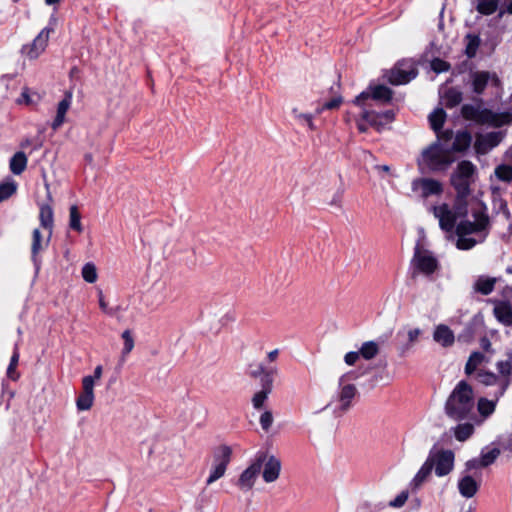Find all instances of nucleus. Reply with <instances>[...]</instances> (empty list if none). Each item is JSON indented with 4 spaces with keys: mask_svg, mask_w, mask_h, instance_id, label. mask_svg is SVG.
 Returning <instances> with one entry per match:
<instances>
[{
    "mask_svg": "<svg viewBox=\"0 0 512 512\" xmlns=\"http://www.w3.org/2000/svg\"><path fill=\"white\" fill-rule=\"evenodd\" d=\"M473 220H462L456 226V247L459 250H470L483 243L489 234L490 219L487 206L479 203L472 209Z\"/></svg>",
    "mask_w": 512,
    "mask_h": 512,
    "instance_id": "nucleus-1",
    "label": "nucleus"
},
{
    "mask_svg": "<svg viewBox=\"0 0 512 512\" xmlns=\"http://www.w3.org/2000/svg\"><path fill=\"white\" fill-rule=\"evenodd\" d=\"M454 160L451 150L435 141L423 149L417 159V165L422 172H442L447 170Z\"/></svg>",
    "mask_w": 512,
    "mask_h": 512,
    "instance_id": "nucleus-2",
    "label": "nucleus"
},
{
    "mask_svg": "<svg viewBox=\"0 0 512 512\" xmlns=\"http://www.w3.org/2000/svg\"><path fill=\"white\" fill-rule=\"evenodd\" d=\"M474 407L473 390L471 386L460 381L446 401L445 411L454 420L466 418Z\"/></svg>",
    "mask_w": 512,
    "mask_h": 512,
    "instance_id": "nucleus-3",
    "label": "nucleus"
},
{
    "mask_svg": "<svg viewBox=\"0 0 512 512\" xmlns=\"http://www.w3.org/2000/svg\"><path fill=\"white\" fill-rule=\"evenodd\" d=\"M477 177L478 169L471 161L462 160L457 164L450 177V183L456 191L457 202H466Z\"/></svg>",
    "mask_w": 512,
    "mask_h": 512,
    "instance_id": "nucleus-4",
    "label": "nucleus"
},
{
    "mask_svg": "<svg viewBox=\"0 0 512 512\" xmlns=\"http://www.w3.org/2000/svg\"><path fill=\"white\" fill-rule=\"evenodd\" d=\"M351 374H344L338 379V389L326 405L336 416L346 413L351 407L353 399L357 394L355 384L350 382Z\"/></svg>",
    "mask_w": 512,
    "mask_h": 512,
    "instance_id": "nucleus-5",
    "label": "nucleus"
},
{
    "mask_svg": "<svg viewBox=\"0 0 512 512\" xmlns=\"http://www.w3.org/2000/svg\"><path fill=\"white\" fill-rule=\"evenodd\" d=\"M432 210L435 218L439 221L440 228L446 232H451L455 228L457 218L467 213L466 202L457 201L454 210L445 203L434 206Z\"/></svg>",
    "mask_w": 512,
    "mask_h": 512,
    "instance_id": "nucleus-6",
    "label": "nucleus"
},
{
    "mask_svg": "<svg viewBox=\"0 0 512 512\" xmlns=\"http://www.w3.org/2000/svg\"><path fill=\"white\" fill-rule=\"evenodd\" d=\"M232 449L227 445L218 447L212 457V463L209 469V475L206 479V485L209 486L222 478L231 462Z\"/></svg>",
    "mask_w": 512,
    "mask_h": 512,
    "instance_id": "nucleus-7",
    "label": "nucleus"
},
{
    "mask_svg": "<svg viewBox=\"0 0 512 512\" xmlns=\"http://www.w3.org/2000/svg\"><path fill=\"white\" fill-rule=\"evenodd\" d=\"M264 457L255 455L250 464L240 473L235 486L242 493L251 492L260 476Z\"/></svg>",
    "mask_w": 512,
    "mask_h": 512,
    "instance_id": "nucleus-8",
    "label": "nucleus"
},
{
    "mask_svg": "<svg viewBox=\"0 0 512 512\" xmlns=\"http://www.w3.org/2000/svg\"><path fill=\"white\" fill-rule=\"evenodd\" d=\"M411 263L418 273L425 276H431L439 269V262L434 254L419 245L415 247Z\"/></svg>",
    "mask_w": 512,
    "mask_h": 512,
    "instance_id": "nucleus-9",
    "label": "nucleus"
},
{
    "mask_svg": "<svg viewBox=\"0 0 512 512\" xmlns=\"http://www.w3.org/2000/svg\"><path fill=\"white\" fill-rule=\"evenodd\" d=\"M427 458L432 459L433 468L438 477L448 475L454 468L455 455L452 450L431 451Z\"/></svg>",
    "mask_w": 512,
    "mask_h": 512,
    "instance_id": "nucleus-10",
    "label": "nucleus"
},
{
    "mask_svg": "<svg viewBox=\"0 0 512 512\" xmlns=\"http://www.w3.org/2000/svg\"><path fill=\"white\" fill-rule=\"evenodd\" d=\"M412 191L419 197L426 199L431 196H439L443 193V184L433 178H416L411 183Z\"/></svg>",
    "mask_w": 512,
    "mask_h": 512,
    "instance_id": "nucleus-11",
    "label": "nucleus"
},
{
    "mask_svg": "<svg viewBox=\"0 0 512 512\" xmlns=\"http://www.w3.org/2000/svg\"><path fill=\"white\" fill-rule=\"evenodd\" d=\"M417 76V70L409 61L399 62L391 69L386 77L392 85H403L409 83Z\"/></svg>",
    "mask_w": 512,
    "mask_h": 512,
    "instance_id": "nucleus-12",
    "label": "nucleus"
},
{
    "mask_svg": "<svg viewBox=\"0 0 512 512\" xmlns=\"http://www.w3.org/2000/svg\"><path fill=\"white\" fill-rule=\"evenodd\" d=\"M52 32L51 27L43 28L31 44L22 47V53L29 59H37L45 51Z\"/></svg>",
    "mask_w": 512,
    "mask_h": 512,
    "instance_id": "nucleus-13",
    "label": "nucleus"
},
{
    "mask_svg": "<svg viewBox=\"0 0 512 512\" xmlns=\"http://www.w3.org/2000/svg\"><path fill=\"white\" fill-rule=\"evenodd\" d=\"M255 455L264 457L262 478L265 483H273L278 480L281 472V461L274 455L259 451Z\"/></svg>",
    "mask_w": 512,
    "mask_h": 512,
    "instance_id": "nucleus-14",
    "label": "nucleus"
},
{
    "mask_svg": "<svg viewBox=\"0 0 512 512\" xmlns=\"http://www.w3.org/2000/svg\"><path fill=\"white\" fill-rule=\"evenodd\" d=\"M470 81L472 90L476 94H482L489 84L494 86L500 85V80L497 74L489 71L472 72L470 75Z\"/></svg>",
    "mask_w": 512,
    "mask_h": 512,
    "instance_id": "nucleus-15",
    "label": "nucleus"
},
{
    "mask_svg": "<svg viewBox=\"0 0 512 512\" xmlns=\"http://www.w3.org/2000/svg\"><path fill=\"white\" fill-rule=\"evenodd\" d=\"M462 116L467 120L476 122H489L495 125H501L504 121H498L496 115L488 110H480L479 107L473 105H463L461 108Z\"/></svg>",
    "mask_w": 512,
    "mask_h": 512,
    "instance_id": "nucleus-16",
    "label": "nucleus"
},
{
    "mask_svg": "<svg viewBox=\"0 0 512 512\" xmlns=\"http://www.w3.org/2000/svg\"><path fill=\"white\" fill-rule=\"evenodd\" d=\"M371 92L369 91H363L360 93L354 100V103L358 106H362L364 102L369 99L373 98L374 100L383 101V102H389L392 98V91L390 88L384 86V85H377L374 87H370Z\"/></svg>",
    "mask_w": 512,
    "mask_h": 512,
    "instance_id": "nucleus-17",
    "label": "nucleus"
},
{
    "mask_svg": "<svg viewBox=\"0 0 512 512\" xmlns=\"http://www.w3.org/2000/svg\"><path fill=\"white\" fill-rule=\"evenodd\" d=\"M394 112L387 110L384 112H374L364 110L362 113V119L365 120L369 125L375 127L378 131L383 129L387 124L394 120Z\"/></svg>",
    "mask_w": 512,
    "mask_h": 512,
    "instance_id": "nucleus-18",
    "label": "nucleus"
},
{
    "mask_svg": "<svg viewBox=\"0 0 512 512\" xmlns=\"http://www.w3.org/2000/svg\"><path fill=\"white\" fill-rule=\"evenodd\" d=\"M502 141V134L500 132H490L484 135L477 136L474 148L478 154H486L493 148L498 146Z\"/></svg>",
    "mask_w": 512,
    "mask_h": 512,
    "instance_id": "nucleus-19",
    "label": "nucleus"
},
{
    "mask_svg": "<svg viewBox=\"0 0 512 512\" xmlns=\"http://www.w3.org/2000/svg\"><path fill=\"white\" fill-rule=\"evenodd\" d=\"M94 387L92 386V380H82V392L76 399V407L78 411H88L94 404Z\"/></svg>",
    "mask_w": 512,
    "mask_h": 512,
    "instance_id": "nucleus-20",
    "label": "nucleus"
},
{
    "mask_svg": "<svg viewBox=\"0 0 512 512\" xmlns=\"http://www.w3.org/2000/svg\"><path fill=\"white\" fill-rule=\"evenodd\" d=\"M494 305L493 314L504 326H512V304L507 300H491Z\"/></svg>",
    "mask_w": 512,
    "mask_h": 512,
    "instance_id": "nucleus-21",
    "label": "nucleus"
},
{
    "mask_svg": "<svg viewBox=\"0 0 512 512\" xmlns=\"http://www.w3.org/2000/svg\"><path fill=\"white\" fill-rule=\"evenodd\" d=\"M39 221L45 230L48 231V236L46 238V245L49 244L53 227H54V213L51 205L49 204H40L39 206Z\"/></svg>",
    "mask_w": 512,
    "mask_h": 512,
    "instance_id": "nucleus-22",
    "label": "nucleus"
},
{
    "mask_svg": "<svg viewBox=\"0 0 512 512\" xmlns=\"http://www.w3.org/2000/svg\"><path fill=\"white\" fill-rule=\"evenodd\" d=\"M496 368L500 376V390L498 391V397H501L510 384V376L512 373V362L511 360L498 361Z\"/></svg>",
    "mask_w": 512,
    "mask_h": 512,
    "instance_id": "nucleus-23",
    "label": "nucleus"
},
{
    "mask_svg": "<svg viewBox=\"0 0 512 512\" xmlns=\"http://www.w3.org/2000/svg\"><path fill=\"white\" fill-rule=\"evenodd\" d=\"M72 103V92L67 91L64 98L58 103L56 116L51 127L57 130L65 121V116Z\"/></svg>",
    "mask_w": 512,
    "mask_h": 512,
    "instance_id": "nucleus-24",
    "label": "nucleus"
},
{
    "mask_svg": "<svg viewBox=\"0 0 512 512\" xmlns=\"http://www.w3.org/2000/svg\"><path fill=\"white\" fill-rule=\"evenodd\" d=\"M433 339L443 347H449L453 345L455 336L453 331L447 325L440 324L436 326L434 330Z\"/></svg>",
    "mask_w": 512,
    "mask_h": 512,
    "instance_id": "nucleus-25",
    "label": "nucleus"
},
{
    "mask_svg": "<svg viewBox=\"0 0 512 512\" xmlns=\"http://www.w3.org/2000/svg\"><path fill=\"white\" fill-rule=\"evenodd\" d=\"M478 489H479V484L470 475H465V476L461 477L458 481L459 493L464 498H472L477 493Z\"/></svg>",
    "mask_w": 512,
    "mask_h": 512,
    "instance_id": "nucleus-26",
    "label": "nucleus"
},
{
    "mask_svg": "<svg viewBox=\"0 0 512 512\" xmlns=\"http://www.w3.org/2000/svg\"><path fill=\"white\" fill-rule=\"evenodd\" d=\"M47 246L46 240H43L40 230L38 228L34 229L32 232L31 258L37 268L40 264L38 254Z\"/></svg>",
    "mask_w": 512,
    "mask_h": 512,
    "instance_id": "nucleus-27",
    "label": "nucleus"
},
{
    "mask_svg": "<svg viewBox=\"0 0 512 512\" xmlns=\"http://www.w3.org/2000/svg\"><path fill=\"white\" fill-rule=\"evenodd\" d=\"M273 385L270 377L267 376L264 385H261V390L256 392L252 398V405L255 409H261L267 400L269 394L272 392Z\"/></svg>",
    "mask_w": 512,
    "mask_h": 512,
    "instance_id": "nucleus-28",
    "label": "nucleus"
},
{
    "mask_svg": "<svg viewBox=\"0 0 512 512\" xmlns=\"http://www.w3.org/2000/svg\"><path fill=\"white\" fill-rule=\"evenodd\" d=\"M471 142H472V137L468 131H466V130L458 131L454 137L452 147L449 149L451 150V152L452 151L463 152L470 147Z\"/></svg>",
    "mask_w": 512,
    "mask_h": 512,
    "instance_id": "nucleus-29",
    "label": "nucleus"
},
{
    "mask_svg": "<svg viewBox=\"0 0 512 512\" xmlns=\"http://www.w3.org/2000/svg\"><path fill=\"white\" fill-rule=\"evenodd\" d=\"M432 470H433L432 459L427 458L425 460V462L423 463V465L418 470V472L416 473V475L414 476V478L412 479L411 485L414 488H418L419 486H421L427 480V478L431 474Z\"/></svg>",
    "mask_w": 512,
    "mask_h": 512,
    "instance_id": "nucleus-30",
    "label": "nucleus"
},
{
    "mask_svg": "<svg viewBox=\"0 0 512 512\" xmlns=\"http://www.w3.org/2000/svg\"><path fill=\"white\" fill-rule=\"evenodd\" d=\"M28 158L22 151L16 152L10 159L9 168L14 175H20L27 167Z\"/></svg>",
    "mask_w": 512,
    "mask_h": 512,
    "instance_id": "nucleus-31",
    "label": "nucleus"
},
{
    "mask_svg": "<svg viewBox=\"0 0 512 512\" xmlns=\"http://www.w3.org/2000/svg\"><path fill=\"white\" fill-rule=\"evenodd\" d=\"M497 280L495 277L480 276L476 280L474 288L482 295H489L494 290Z\"/></svg>",
    "mask_w": 512,
    "mask_h": 512,
    "instance_id": "nucleus-32",
    "label": "nucleus"
},
{
    "mask_svg": "<svg viewBox=\"0 0 512 512\" xmlns=\"http://www.w3.org/2000/svg\"><path fill=\"white\" fill-rule=\"evenodd\" d=\"M121 338L123 339V348L121 351V357L120 361L121 363H124L126 361L127 356L131 353V351L134 349L135 342L132 335V332L130 330H124L121 334Z\"/></svg>",
    "mask_w": 512,
    "mask_h": 512,
    "instance_id": "nucleus-33",
    "label": "nucleus"
},
{
    "mask_svg": "<svg viewBox=\"0 0 512 512\" xmlns=\"http://www.w3.org/2000/svg\"><path fill=\"white\" fill-rule=\"evenodd\" d=\"M292 115L296 119L299 125L306 126L309 130H316L314 123V116L311 113L300 112L297 108L292 109Z\"/></svg>",
    "mask_w": 512,
    "mask_h": 512,
    "instance_id": "nucleus-34",
    "label": "nucleus"
},
{
    "mask_svg": "<svg viewBox=\"0 0 512 512\" xmlns=\"http://www.w3.org/2000/svg\"><path fill=\"white\" fill-rule=\"evenodd\" d=\"M498 399H499L498 393L496 394L495 400H488L486 398H480L478 400V404H477V409H478V412L480 413V415L483 416L484 418H487L490 415H492L495 411L496 403H497Z\"/></svg>",
    "mask_w": 512,
    "mask_h": 512,
    "instance_id": "nucleus-35",
    "label": "nucleus"
},
{
    "mask_svg": "<svg viewBox=\"0 0 512 512\" xmlns=\"http://www.w3.org/2000/svg\"><path fill=\"white\" fill-rule=\"evenodd\" d=\"M442 101L446 107L453 108L462 101V93L455 88H449L443 94Z\"/></svg>",
    "mask_w": 512,
    "mask_h": 512,
    "instance_id": "nucleus-36",
    "label": "nucleus"
},
{
    "mask_svg": "<svg viewBox=\"0 0 512 512\" xmlns=\"http://www.w3.org/2000/svg\"><path fill=\"white\" fill-rule=\"evenodd\" d=\"M276 373H277V368L276 367L266 368V367H264L263 364H259L257 369L251 371L250 375L253 378H259L260 382H261V385H264V381H265L266 377L269 376L270 380L273 382L274 381V375Z\"/></svg>",
    "mask_w": 512,
    "mask_h": 512,
    "instance_id": "nucleus-37",
    "label": "nucleus"
},
{
    "mask_svg": "<svg viewBox=\"0 0 512 512\" xmlns=\"http://www.w3.org/2000/svg\"><path fill=\"white\" fill-rule=\"evenodd\" d=\"M474 2L479 13L490 15L497 10L500 0H474Z\"/></svg>",
    "mask_w": 512,
    "mask_h": 512,
    "instance_id": "nucleus-38",
    "label": "nucleus"
},
{
    "mask_svg": "<svg viewBox=\"0 0 512 512\" xmlns=\"http://www.w3.org/2000/svg\"><path fill=\"white\" fill-rule=\"evenodd\" d=\"M445 119H446V113L441 108L435 109L429 115V122H430L431 128L434 130V132H438L440 129H442Z\"/></svg>",
    "mask_w": 512,
    "mask_h": 512,
    "instance_id": "nucleus-39",
    "label": "nucleus"
},
{
    "mask_svg": "<svg viewBox=\"0 0 512 512\" xmlns=\"http://www.w3.org/2000/svg\"><path fill=\"white\" fill-rule=\"evenodd\" d=\"M455 438L460 441H466L474 432V426L470 423H463L457 425L454 429Z\"/></svg>",
    "mask_w": 512,
    "mask_h": 512,
    "instance_id": "nucleus-40",
    "label": "nucleus"
},
{
    "mask_svg": "<svg viewBox=\"0 0 512 512\" xmlns=\"http://www.w3.org/2000/svg\"><path fill=\"white\" fill-rule=\"evenodd\" d=\"M379 352V346L375 341L364 342L359 350L360 356L365 360L373 359Z\"/></svg>",
    "mask_w": 512,
    "mask_h": 512,
    "instance_id": "nucleus-41",
    "label": "nucleus"
},
{
    "mask_svg": "<svg viewBox=\"0 0 512 512\" xmlns=\"http://www.w3.org/2000/svg\"><path fill=\"white\" fill-rule=\"evenodd\" d=\"M484 358L485 357L482 353L473 352L465 365V373L467 375H471L472 373H474L477 367L482 364Z\"/></svg>",
    "mask_w": 512,
    "mask_h": 512,
    "instance_id": "nucleus-42",
    "label": "nucleus"
},
{
    "mask_svg": "<svg viewBox=\"0 0 512 512\" xmlns=\"http://www.w3.org/2000/svg\"><path fill=\"white\" fill-rule=\"evenodd\" d=\"M69 226L71 229L81 233L83 227L81 224V215L78 211L77 206L72 205L69 209Z\"/></svg>",
    "mask_w": 512,
    "mask_h": 512,
    "instance_id": "nucleus-43",
    "label": "nucleus"
},
{
    "mask_svg": "<svg viewBox=\"0 0 512 512\" xmlns=\"http://www.w3.org/2000/svg\"><path fill=\"white\" fill-rule=\"evenodd\" d=\"M83 279L87 283H95L98 279L97 268L94 263L88 262L84 264L81 271Z\"/></svg>",
    "mask_w": 512,
    "mask_h": 512,
    "instance_id": "nucleus-44",
    "label": "nucleus"
},
{
    "mask_svg": "<svg viewBox=\"0 0 512 512\" xmlns=\"http://www.w3.org/2000/svg\"><path fill=\"white\" fill-rule=\"evenodd\" d=\"M476 378L481 384L485 386L498 385L500 388V379L492 372L480 371L477 373Z\"/></svg>",
    "mask_w": 512,
    "mask_h": 512,
    "instance_id": "nucleus-45",
    "label": "nucleus"
},
{
    "mask_svg": "<svg viewBox=\"0 0 512 512\" xmlns=\"http://www.w3.org/2000/svg\"><path fill=\"white\" fill-rule=\"evenodd\" d=\"M18 362H19V352H18V347L16 345L14 352L11 356L9 366L7 368V376L13 381H16L19 378V374L16 371Z\"/></svg>",
    "mask_w": 512,
    "mask_h": 512,
    "instance_id": "nucleus-46",
    "label": "nucleus"
},
{
    "mask_svg": "<svg viewBox=\"0 0 512 512\" xmlns=\"http://www.w3.org/2000/svg\"><path fill=\"white\" fill-rule=\"evenodd\" d=\"M17 189V184L15 181L10 180L7 182H3L0 184V202L8 199L10 196H12Z\"/></svg>",
    "mask_w": 512,
    "mask_h": 512,
    "instance_id": "nucleus-47",
    "label": "nucleus"
},
{
    "mask_svg": "<svg viewBox=\"0 0 512 512\" xmlns=\"http://www.w3.org/2000/svg\"><path fill=\"white\" fill-rule=\"evenodd\" d=\"M500 450L498 448H493L488 451H482L480 455V459L482 461V466L487 467L491 465L499 456Z\"/></svg>",
    "mask_w": 512,
    "mask_h": 512,
    "instance_id": "nucleus-48",
    "label": "nucleus"
},
{
    "mask_svg": "<svg viewBox=\"0 0 512 512\" xmlns=\"http://www.w3.org/2000/svg\"><path fill=\"white\" fill-rule=\"evenodd\" d=\"M466 54L468 57H474L480 44V39L476 35L468 34L466 36Z\"/></svg>",
    "mask_w": 512,
    "mask_h": 512,
    "instance_id": "nucleus-49",
    "label": "nucleus"
},
{
    "mask_svg": "<svg viewBox=\"0 0 512 512\" xmlns=\"http://www.w3.org/2000/svg\"><path fill=\"white\" fill-rule=\"evenodd\" d=\"M495 175L498 179L510 182L512 180V166L510 165H499L495 169Z\"/></svg>",
    "mask_w": 512,
    "mask_h": 512,
    "instance_id": "nucleus-50",
    "label": "nucleus"
},
{
    "mask_svg": "<svg viewBox=\"0 0 512 512\" xmlns=\"http://www.w3.org/2000/svg\"><path fill=\"white\" fill-rule=\"evenodd\" d=\"M431 68L436 73H442L448 71L450 69V65L440 58H435L431 62Z\"/></svg>",
    "mask_w": 512,
    "mask_h": 512,
    "instance_id": "nucleus-51",
    "label": "nucleus"
},
{
    "mask_svg": "<svg viewBox=\"0 0 512 512\" xmlns=\"http://www.w3.org/2000/svg\"><path fill=\"white\" fill-rule=\"evenodd\" d=\"M260 425L263 430L268 431L273 423V415L270 411H265L260 416Z\"/></svg>",
    "mask_w": 512,
    "mask_h": 512,
    "instance_id": "nucleus-52",
    "label": "nucleus"
},
{
    "mask_svg": "<svg viewBox=\"0 0 512 512\" xmlns=\"http://www.w3.org/2000/svg\"><path fill=\"white\" fill-rule=\"evenodd\" d=\"M408 496V491H402L392 501H390L389 505L394 508H400L406 503Z\"/></svg>",
    "mask_w": 512,
    "mask_h": 512,
    "instance_id": "nucleus-53",
    "label": "nucleus"
},
{
    "mask_svg": "<svg viewBox=\"0 0 512 512\" xmlns=\"http://www.w3.org/2000/svg\"><path fill=\"white\" fill-rule=\"evenodd\" d=\"M437 136V140L444 145V143L450 141L453 138L452 130L442 131L441 129L438 132H435Z\"/></svg>",
    "mask_w": 512,
    "mask_h": 512,
    "instance_id": "nucleus-54",
    "label": "nucleus"
},
{
    "mask_svg": "<svg viewBox=\"0 0 512 512\" xmlns=\"http://www.w3.org/2000/svg\"><path fill=\"white\" fill-rule=\"evenodd\" d=\"M342 101H343V99H342L341 96H335L330 101L325 102L322 105V109H327V110L336 109V108H338L341 105Z\"/></svg>",
    "mask_w": 512,
    "mask_h": 512,
    "instance_id": "nucleus-55",
    "label": "nucleus"
},
{
    "mask_svg": "<svg viewBox=\"0 0 512 512\" xmlns=\"http://www.w3.org/2000/svg\"><path fill=\"white\" fill-rule=\"evenodd\" d=\"M103 374V367L101 365H98L95 367L93 375L85 376L82 380L91 379L92 380V386H95V382L100 380Z\"/></svg>",
    "mask_w": 512,
    "mask_h": 512,
    "instance_id": "nucleus-56",
    "label": "nucleus"
},
{
    "mask_svg": "<svg viewBox=\"0 0 512 512\" xmlns=\"http://www.w3.org/2000/svg\"><path fill=\"white\" fill-rule=\"evenodd\" d=\"M360 357V354L359 352H356V351H350L348 353L345 354L344 356V361L347 365L349 366H352L354 365L357 360L359 359Z\"/></svg>",
    "mask_w": 512,
    "mask_h": 512,
    "instance_id": "nucleus-57",
    "label": "nucleus"
},
{
    "mask_svg": "<svg viewBox=\"0 0 512 512\" xmlns=\"http://www.w3.org/2000/svg\"><path fill=\"white\" fill-rule=\"evenodd\" d=\"M17 104H26L29 105L32 103V99L29 94V89L27 87L23 88L21 96L16 100Z\"/></svg>",
    "mask_w": 512,
    "mask_h": 512,
    "instance_id": "nucleus-58",
    "label": "nucleus"
},
{
    "mask_svg": "<svg viewBox=\"0 0 512 512\" xmlns=\"http://www.w3.org/2000/svg\"><path fill=\"white\" fill-rule=\"evenodd\" d=\"M422 331L419 329V328H413V329H410L408 332H407V336H408V340L411 344L415 343L419 336L421 335Z\"/></svg>",
    "mask_w": 512,
    "mask_h": 512,
    "instance_id": "nucleus-59",
    "label": "nucleus"
},
{
    "mask_svg": "<svg viewBox=\"0 0 512 512\" xmlns=\"http://www.w3.org/2000/svg\"><path fill=\"white\" fill-rule=\"evenodd\" d=\"M480 467H483L482 461L480 458H474V459L468 460L466 462V469L468 471L473 470V469H478Z\"/></svg>",
    "mask_w": 512,
    "mask_h": 512,
    "instance_id": "nucleus-60",
    "label": "nucleus"
},
{
    "mask_svg": "<svg viewBox=\"0 0 512 512\" xmlns=\"http://www.w3.org/2000/svg\"><path fill=\"white\" fill-rule=\"evenodd\" d=\"M98 302H99V307L100 309L106 314L109 309V306H108V303L106 302L105 298H104V295H103V292L101 290H99L98 292Z\"/></svg>",
    "mask_w": 512,
    "mask_h": 512,
    "instance_id": "nucleus-61",
    "label": "nucleus"
},
{
    "mask_svg": "<svg viewBox=\"0 0 512 512\" xmlns=\"http://www.w3.org/2000/svg\"><path fill=\"white\" fill-rule=\"evenodd\" d=\"M480 345L481 347L485 350V351H489L490 347H491V342L490 340L487 338V337H483L481 340H480Z\"/></svg>",
    "mask_w": 512,
    "mask_h": 512,
    "instance_id": "nucleus-62",
    "label": "nucleus"
},
{
    "mask_svg": "<svg viewBox=\"0 0 512 512\" xmlns=\"http://www.w3.org/2000/svg\"><path fill=\"white\" fill-rule=\"evenodd\" d=\"M278 355H279V349H274L267 354V359L270 362H274L278 358Z\"/></svg>",
    "mask_w": 512,
    "mask_h": 512,
    "instance_id": "nucleus-63",
    "label": "nucleus"
},
{
    "mask_svg": "<svg viewBox=\"0 0 512 512\" xmlns=\"http://www.w3.org/2000/svg\"><path fill=\"white\" fill-rule=\"evenodd\" d=\"M504 13L512 14V0L506 5L505 9L500 10L499 16H502Z\"/></svg>",
    "mask_w": 512,
    "mask_h": 512,
    "instance_id": "nucleus-64",
    "label": "nucleus"
}]
</instances>
